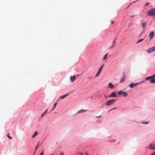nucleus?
I'll list each match as a JSON object with an SVG mask.
<instances>
[{
  "instance_id": "f704fd0d",
  "label": "nucleus",
  "mask_w": 155,
  "mask_h": 155,
  "mask_svg": "<svg viewBox=\"0 0 155 155\" xmlns=\"http://www.w3.org/2000/svg\"><path fill=\"white\" fill-rule=\"evenodd\" d=\"M114 23V21H112L111 22V24H112L113 23Z\"/></svg>"
},
{
  "instance_id": "ea45409f",
  "label": "nucleus",
  "mask_w": 155,
  "mask_h": 155,
  "mask_svg": "<svg viewBox=\"0 0 155 155\" xmlns=\"http://www.w3.org/2000/svg\"><path fill=\"white\" fill-rule=\"evenodd\" d=\"M114 108H113V109H112L111 110H113V109H114Z\"/></svg>"
},
{
  "instance_id": "a211bd4d",
  "label": "nucleus",
  "mask_w": 155,
  "mask_h": 155,
  "mask_svg": "<svg viewBox=\"0 0 155 155\" xmlns=\"http://www.w3.org/2000/svg\"><path fill=\"white\" fill-rule=\"evenodd\" d=\"M38 134V132L37 131H36L34 134L32 135V138H34Z\"/></svg>"
},
{
  "instance_id": "f03ea898",
  "label": "nucleus",
  "mask_w": 155,
  "mask_h": 155,
  "mask_svg": "<svg viewBox=\"0 0 155 155\" xmlns=\"http://www.w3.org/2000/svg\"><path fill=\"white\" fill-rule=\"evenodd\" d=\"M116 101L114 99L110 100L107 101L105 104L106 106H109L113 104L114 102Z\"/></svg>"
},
{
  "instance_id": "39448f33",
  "label": "nucleus",
  "mask_w": 155,
  "mask_h": 155,
  "mask_svg": "<svg viewBox=\"0 0 155 155\" xmlns=\"http://www.w3.org/2000/svg\"><path fill=\"white\" fill-rule=\"evenodd\" d=\"M103 66H104V64H103L101 66V67L100 68L98 71L97 73V74H96L95 76V77H97L99 75L101 72V70L102 69V68Z\"/></svg>"
},
{
  "instance_id": "c756f323",
  "label": "nucleus",
  "mask_w": 155,
  "mask_h": 155,
  "mask_svg": "<svg viewBox=\"0 0 155 155\" xmlns=\"http://www.w3.org/2000/svg\"><path fill=\"white\" fill-rule=\"evenodd\" d=\"M64 155V153H61V154H60L59 155Z\"/></svg>"
},
{
  "instance_id": "20e7f679",
  "label": "nucleus",
  "mask_w": 155,
  "mask_h": 155,
  "mask_svg": "<svg viewBox=\"0 0 155 155\" xmlns=\"http://www.w3.org/2000/svg\"><path fill=\"white\" fill-rule=\"evenodd\" d=\"M154 51H155V46L150 48L147 50V51L148 53H151Z\"/></svg>"
},
{
  "instance_id": "2eb2a0df",
  "label": "nucleus",
  "mask_w": 155,
  "mask_h": 155,
  "mask_svg": "<svg viewBox=\"0 0 155 155\" xmlns=\"http://www.w3.org/2000/svg\"><path fill=\"white\" fill-rule=\"evenodd\" d=\"M155 76V75H152L150 77L146 78H145V80H149L150 79H152V78H153V77H154Z\"/></svg>"
},
{
  "instance_id": "4be33fe9",
  "label": "nucleus",
  "mask_w": 155,
  "mask_h": 155,
  "mask_svg": "<svg viewBox=\"0 0 155 155\" xmlns=\"http://www.w3.org/2000/svg\"><path fill=\"white\" fill-rule=\"evenodd\" d=\"M9 134H7V137H8V138H9V139H12V137L9 136Z\"/></svg>"
},
{
  "instance_id": "2f4dec72",
  "label": "nucleus",
  "mask_w": 155,
  "mask_h": 155,
  "mask_svg": "<svg viewBox=\"0 0 155 155\" xmlns=\"http://www.w3.org/2000/svg\"><path fill=\"white\" fill-rule=\"evenodd\" d=\"M85 153L86 155H88V154H87V152H85Z\"/></svg>"
},
{
  "instance_id": "dca6fc26",
  "label": "nucleus",
  "mask_w": 155,
  "mask_h": 155,
  "mask_svg": "<svg viewBox=\"0 0 155 155\" xmlns=\"http://www.w3.org/2000/svg\"><path fill=\"white\" fill-rule=\"evenodd\" d=\"M86 110H86L82 109V110H80L78 111V113H81L82 112H84L86 111Z\"/></svg>"
},
{
  "instance_id": "1a4fd4ad",
  "label": "nucleus",
  "mask_w": 155,
  "mask_h": 155,
  "mask_svg": "<svg viewBox=\"0 0 155 155\" xmlns=\"http://www.w3.org/2000/svg\"><path fill=\"white\" fill-rule=\"evenodd\" d=\"M123 76L122 78H121L120 81V83H121L122 82H123L125 79V74L124 72H123Z\"/></svg>"
},
{
  "instance_id": "aec40b11",
  "label": "nucleus",
  "mask_w": 155,
  "mask_h": 155,
  "mask_svg": "<svg viewBox=\"0 0 155 155\" xmlns=\"http://www.w3.org/2000/svg\"><path fill=\"white\" fill-rule=\"evenodd\" d=\"M143 40V38H142L141 39H139L136 42V43H138L139 42H141V41H142Z\"/></svg>"
},
{
  "instance_id": "9d476101",
  "label": "nucleus",
  "mask_w": 155,
  "mask_h": 155,
  "mask_svg": "<svg viewBox=\"0 0 155 155\" xmlns=\"http://www.w3.org/2000/svg\"><path fill=\"white\" fill-rule=\"evenodd\" d=\"M150 149L155 150V145L153 144H150L149 145Z\"/></svg>"
},
{
  "instance_id": "7ed1b4c3",
  "label": "nucleus",
  "mask_w": 155,
  "mask_h": 155,
  "mask_svg": "<svg viewBox=\"0 0 155 155\" xmlns=\"http://www.w3.org/2000/svg\"><path fill=\"white\" fill-rule=\"evenodd\" d=\"M118 94H123L124 97H126L127 96V92L120 91L118 92Z\"/></svg>"
},
{
  "instance_id": "c9c22d12",
  "label": "nucleus",
  "mask_w": 155,
  "mask_h": 155,
  "mask_svg": "<svg viewBox=\"0 0 155 155\" xmlns=\"http://www.w3.org/2000/svg\"><path fill=\"white\" fill-rule=\"evenodd\" d=\"M55 108H54V107H53V108H52V109L51 110H54V109Z\"/></svg>"
},
{
  "instance_id": "a878e982",
  "label": "nucleus",
  "mask_w": 155,
  "mask_h": 155,
  "mask_svg": "<svg viewBox=\"0 0 155 155\" xmlns=\"http://www.w3.org/2000/svg\"><path fill=\"white\" fill-rule=\"evenodd\" d=\"M115 45V44H113L111 46L110 48H109L110 49L111 48H113V47Z\"/></svg>"
},
{
  "instance_id": "f257e3e1",
  "label": "nucleus",
  "mask_w": 155,
  "mask_h": 155,
  "mask_svg": "<svg viewBox=\"0 0 155 155\" xmlns=\"http://www.w3.org/2000/svg\"><path fill=\"white\" fill-rule=\"evenodd\" d=\"M147 14L149 16H152L155 18V8L149 10L147 12Z\"/></svg>"
},
{
  "instance_id": "412c9836",
  "label": "nucleus",
  "mask_w": 155,
  "mask_h": 155,
  "mask_svg": "<svg viewBox=\"0 0 155 155\" xmlns=\"http://www.w3.org/2000/svg\"><path fill=\"white\" fill-rule=\"evenodd\" d=\"M107 54H108V53H107L106 54H105L104 55V57L103 58V59H104V60L105 59L107 58Z\"/></svg>"
},
{
  "instance_id": "6ab92c4d",
  "label": "nucleus",
  "mask_w": 155,
  "mask_h": 155,
  "mask_svg": "<svg viewBox=\"0 0 155 155\" xmlns=\"http://www.w3.org/2000/svg\"><path fill=\"white\" fill-rule=\"evenodd\" d=\"M48 111V109H47L41 115V117H42L46 113H47Z\"/></svg>"
},
{
  "instance_id": "cd10ccee",
  "label": "nucleus",
  "mask_w": 155,
  "mask_h": 155,
  "mask_svg": "<svg viewBox=\"0 0 155 155\" xmlns=\"http://www.w3.org/2000/svg\"><path fill=\"white\" fill-rule=\"evenodd\" d=\"M151 155H155V152L153 153Z\"/></svg>"
},
{
  "instance_id": "423d86ee",
  "label": "nucleus",
  "mask_w": 155,
  "mask_h": 155,
  "mask_svg": "<svg viewBox=\"0 0 155 155\" xmlns=\"http://www.w3.org/2000/svg\"><path fill=\"white\" fill-rule=\"evenodd\" d=\"M154 35V31H151L150 32L149 34V37L150 38V39H152Z\"/></svg>"
},
{
  "instance_id": "473e14b6",
  "label": "nucleus",
  "mask_w": 155,
  "mask_h": 155,
  "mask_svg": "<svg viewBox=\"0 0 155 155\" xmlns=\"http://www.w3.org/2000/svg\"><path fill=\"white\" fill-rule=\"evenodd\" d=\"M115 40L116 39L114 40L113 41V42L114 43V44L115 43Z\"/></svg>"
},
{
  "instance_id": "4468645a",
  "label": "nucleus",
  "mask_w": 155,
  "mask_h": 155,
  "mask_svg": "<svg viewBox=\"0 0 155 155\" xmlns=\"http://www.w3.org/2000/svg\"><path fill=\"white\" fill-rule=\"evenodd\" d=\"M147 24L146 22H144L142 23L141 25L142 27L143 28V29H144Z\"/></svg>"
},
{
  "instance_id": "72a5a7b5",
  "label": "nucleus",
  "mask_w": 155,
  "mask_h": 155,
  "mask_svg": "<svg viewBox=\"0 0 155 155\" xmlns=\"http://www.w3.org/2000/svg\"><path fill=\"white\" fill-rule=\"evenodd\" d=\"M80 155H83V153H80Z\"/></svg>"
},
{
  "instance_id": "4c0bfd02",
  "label": "nucleus",
  "mask_w": 155,
  "mask_h": 155,
  "mask_svg": "<svg viewBox=\"0 0 155 155\" xmlns=\"http://www.w3.org/2000/svg\"><path fill=\"white\" fill-rule=\"evenodd\" d=\"M101 116H98V117H100Z\"/></svg>"
},
{
  "instance_id": "6e6552de",
  "label": "nucleus",
  "mask_w": 155,
  "mask_h": 155,
  "mask_svg": "<svg viewBox=\"0 0 155 155\" xmlns=\"http://www.w3.org/2000/svg\"><path fill=\"white\" fill-rule=\"evenodd\" d=\"M140 82L138 83H136L135 84H133L132 83L130 84L129 85H128V86H129L130 88H133L134 87V86H136L138 84L140 83Z\"/></svg>"
},
{
  "instance_id": "ddd939ff",
  "label": "nucleus",
  "mask_w": 155,
  "mask_h": 155,
  "mask_svg": "<svg viewBox=\"0 0 155 155\" xmlns=\"http://www.w3.org/2000/svg\"><path fill=\"white\" fill-rule=\"evenodd\" d=\"M154 75H155V74ZM150 81L152 83H155V76L152 78V79H150Z\"/></svg>"
},
{
  "instance_id": "bb28decb",
  "label": "nucleus",
  "mask_w": 155,
  "mask_h": 155,
  "mask_svg": "<svg viewBox=\"0 0 155 155\" xmlns=\"http://www.w3.org/2000/svg\"><path fill=\"white\" fill-rule=\"evenodd\" d=\"M43 153L42 151L41 152V153L39 155H43Z\"/></svg>"
},
{
  "instance_id": "e433bc0d",
  "label": "nucleus",
  "mask_w": 155,
  "mask_h": 155,
  "mask_svg": "<svg viewBox=\"0 0 155 155\" xmlns=\"http://www.w3.org/2000/svg\"><path fill=\"white\" fill-rule=\"evenodd\" d=\"M48 155H54V154H49Z\"/></svg>"
},
{
  "instance_id": "c85d7f7f",
  "label": "nucleus",
  "mask_w": 155,
  "mask_h": 155,
  "mask_svg": "<svg viewBox=\"0 0 155 155\" xmlns=\"http://www.w3.org/2000/svg\"><path fill=\"white\" fill-rule=\"evenodd\" d=\"M149 5L148 3H147L145 5V6L148 5Z\"/></svg>"
},
{
  "instance_id": "f8f14e48",
  "label": "nucleus",
  "mask_w": 155,
  "mask_h": 155,
  "mask_svg": "<svg viewBox=\"0 0 155 155\" xmlns=\"http://www.w3.org/2000/svg\"><path fill=\"white\" fill-rule=\"evenodd\" d=\"M108 87L110 88H113L114 87V86L110 82L108 84Z\"/></svg>"
},
{
  "instance_id": "9b49d317",
  "label": "nucleus",
  "mask_w": 155,
  "mask_h": 155,
  "mask_svg": "<svg viewBox=\"0 0 155 155\" xmlns=\"http://www.w3.org/2000/svg\"><path fill=\"white\" fill-rule=\"evenodd\" d=\"M75 78V77L74 75L73 76H71L70 77V79L71 82H73L74 81Z\"/></svg>"
},
{
  "instance_id": "0eeeda50",
  "label": "nucleus",
  "mask_w": 155,
  "mask_h": 155,
  "mask_svg": "<svg viewBox=\"0 0 155 155\" xmlns=\"http://www.w3.org/2000/svg\"><path fill=\"white\" fill-rule=\"evenodd\" d=\"M117 96V94L115 92H112L111 94L109 96V97H116Z\"/></svg>"
},
{
  "instance_id": "f3484780",
  "label": "nucleus",
  "mask_w": 155,
  "mask_h": 155,
  "mask_svg": "<svg viewBox=\"0 0 155 155\" xmlns=\"http://www.w3.org/2000/svg\"><path fill=\"white\" fill-rule=\"evenodd\" d=\"M69 94H67L62 95L60 97V98L61 99H64L65 97H66Z\"/></svg>"
},
{
  "instance_id": "b1692460",
  "label": "nucleus",
  "mask_w": 155,
  "mask_h": 155,
  "mask_svg": "<svg viewBox=\"0 0 155 155\" xmlns=\"http://www.w3.org/2000/svg\"><path fill=\"white\" fill-rule=\"evenodd\" d=\"M39 143V141L36 146V147L35 148V149H36L37 148V147H38V144Z\"/></svg>"
},
{
  "instance_id": "393cba45",
  "label": "nucleus",
  "mask_w": 155,
  "mask_h": 155,
  "mask_svg": "<svg viewBox=\"0 0 155 155\" xmlns=\"http://www.w3.org/2000/svg\"><path fill=\"white\" fill-rule=\"evenodd\" d=\"M57 104V103H54V108H55V107H56Z\"/></svg>"
},
{
  "instance_id": "5701e85b",
  "label": "nucleus",
  "mask_w": 155,
  "mask_h": 155,
  "mask_svg": "<svg viewBox=\"0 0 155 155\" xmlns=\"http://www.w3.org/2000/svg\"><path fill=\"white\" fill-rule=\"evenodd\" d=\"M148 123V122H144L142 123V124H147Z\"/></svg>"
},
{
  "instance_id": "58836bf2",
  "label": "nucleus",
  "mask_w": 155,
  "mask_h": 155,
  "mask_svg": "<svg viewBox=\"0 0 155 155\" xmlns=\"http://www.w3.org/2000/svg\"><path fill=\"white\" fill-rule=\"evenodd\" d=\"M136 2V1L134 2H133V3L134 2Z\"/></svg>"
},
{
  "instance_id": "7c9ffc66",
  "label": "nucleus",
  "mask_w": 155,
  "mask_h": 155,
  "mask_svg": "<svg viewBox=\"0 0 155 155\" xmlns=\"http://www.w3.org/2000/svg\"><path fill=\"white\" fill-rule=\"evenodd\" d=\"M134 16V15H132L130 16V17L131 18H132Z\"/></svg>"
}]
</instances>
